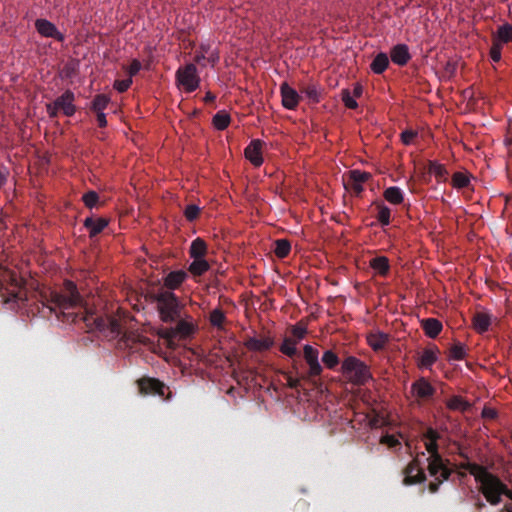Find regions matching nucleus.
<instances>
[{"label": "nucleus", "instance_id": "nucleus-1", "mask_svg": "<svg viewBox=\"0 0 512 512\" xmlns=\"http://www.w3.org/2000/svg\"><path fill=\"white\" fill-rule=\"evenodd\" d=\"M45 307L62 322L78 323L83 321L90 329H95L110 340L120 338L125 346H132L134 336L122 330L120 320L111 315H98L89 312L83 305L74 282L66 280L61 291H52L46 298Z\"/></svg>", "mask_w": 512, "mask_h": 512}, {"label": "nucleus", "instance_id": "nucleus-2", "mask_svg": "<svg viewBox=\"0 0 512 512\" xmlns=\"http://www.w3.org/2000/svg\"><path fill=\"white\" fill-rule=\"evenodd\" d=\"M462 468L480 483L479 491L491 505H498L503 495L512 500V491L497 475L489 472L487 467L467 462L462 465Z\"/></svg>", "mask_w": 512, "mask_h": 512}, {"label": "nucleus", "instance_id": "nucleus-3", "mask_svg": "<svg viewBox=\"0 0 512 512\" xmlns=\"http://www.w3.org/2000/svg\"><path fill=\"white\" fill-rule=\"evenodd\" d=\"M146 299L157 303V310L163 322L172 323L181 318L183 305L174 292L160 288L157 292H149Z\"/></svg>", "mask_w": 512, "mask_h": 512}, {"label": "nucleus", "instance_id": "nucleus-4", "mask_svg": "<svg viewBox=\"0 0 512 512\" xmlns=\"http://www.w3.org/2000/svg\"><path fill=\"white\" fill-rule=\"evenodd\" d=\"M341 372L350 383L356 386H363L372 379L369 366L355 356H348L342 362Z\"/></svg>", "mask_w": 512, "mask_h": 512}, {"label": "nucleus", "instance_id": "nucleus-5", "mask_svg": "<svg viewBox=\"0 0 512 512\" xmlns=\"http://www.w3.org/2000/svg\"><path fill=\"white\" fill-rule=\"evenodd\" d=\"M303 359L307 368L305 370H301V378L312 385L320 384V376L324 369L319 361L318 349L308 344L305 345L303 347Z\"/></svg>", "mask_w": 512, "mask_h": 512}, {"label": "nucleus", "instance_id": "nucleus-6", "mask_svg": "<svg viewBox=\"0 0 512 512\" xmlns=\"http://www.w3.org/2000/svg\"><path fill=\"white\" fill-rule=\"evenodd\" d=\"M176 82L187 93L195 91L200 84V77L195 64L189 63L178 68L176 71Z\"/></svg>", "mask_w": 512, "mask_h": 512}, {"label": "nucleus", "instance_id": "nucleus-7", "mask_svg": "<svg viewBox=\"0 0 512 512\" xmlns=\"http://www.w3.org/2000/svg\"><path fill=\"white\" fill-rule=\"evenodd\" d=\"M137 383L139 391L143 395H157L166 401L172 398V392L169 387L157 378L143 377Z\"/></svg>", "mask_w": 512, "mask_h": 512}, {"label": "nucleus", "instance_id": "nucleus-8", "mask_svg": "<svg viewBox=\"0 0 512 512\" xmlns=\"http://www.w3.org/2000/svg\"><path fill=\"white\" fill-rule=\"evenodd\" d=\"M429 454L430 456L427 458L429 474L435 479L448 480L452 470L447 467L439 451Z\"/></svg>", "mask_w": 512, "mask_h": 512}, {"label": "nucleus", "instance_id": "nucleus-9", "mask_svg": "<svg viewBox=\"0 0 512 512\" xmlns=\"http://www.w3.org/2000/svg\"><path fill=\"white\" fill-rule=\"evenodd\" d=\"M403 483L405 485H413L422 483L426 480L423 468L420 466L418 459H413L404 469Z\"/></svg>", "mask_w": 512, "mask_h": 512}, {"label": "nucleus", "instance_id": "nucleus-10", "mask_svg": "<svg viewBox=\"0 0 512 512\" xmlns=\"http://www.w3.org/2000/svg\"><path fill=\"white\" fill-rule=\"evenodd\" d=\"M35 28L43 37L53 38L59 42H63L65 40L64 34H62L57 27L47 19H37L35 21Z\"/></svg>", "mask_w": 512, "mask_h": 512}, {"label": "nucleus", "instance_id": "nucleus-11", "mask_svg": "<svg viewBox=\"0 0 512 512\" xmlns=\"http://www.w3.org/2000/svg\"><path fill=\"white\" fill-rule=\"evenodd\" d=\"M74 102L75 94L69 89L54 100L59 111H62V113L67 117L73 116L77 110Z\"/></svg>", "mask_w": 512, "mask_h": 512}, {"label": "nucleus", "instance_id": "nucleus-12", "mask_svg": "<svg viewBox=\"0 0 512 512\" xmlns=\"http://www.w3.org/2000/svg\"><path fill=\"white\" fill-rule=\"evenodd\" d=\"M264 144L262 140L254 139L244 150L246 159L255 167H260L263 164L262 147Z\"/></svg>", "mask_w": 512, "mask_h": 512}, {"label": "nucleus", "instance_id": "nucleus-13", "mask_svg": "<svg viewBox=\"0 0 512 512\" xmlns=\"http://www.w3.org/2000/svg\"><path fill=\"white\" fill-rule=\"evenodd\" d=\"M411 392L415 397L421 400H427L436 392V389L429 383V381L421 377L411 385Z\"/></svg>", "mask_w": 512, "mask_h": 512}, {"label": "nucleus", "instance_id": "nucleus-14", "mask_svg": "<svg viewBox=\"0 0 512 512\" xmlns=\"http://www.w3.org/2000/svg\"><path fill=\"white\" fill-rule=\"evenodd\" d=\"M280 93L282 97V105L289 110H294L301 99L298 92L290 87L288 83L284 82L280 86Z\"/></svg>", "mask_w": 512, "mask_h": 512}, {"label": "nucleus", "instance_id": "nucleus-15", "mask_svg": "<svg viewBox=\"0 0 512 512\" xmlns=\"http://www.w3.org/2000/svg\"><path fill=\"white\" fill-rule=\"evenodd\" d=\"M188 274L184 270H176L168 273L164 278V289L172 291L178 289L187 279Z\"/></svg>", "mask_w": 512, "mask_h": 512}, {"label": "nucleus", "instance_id": "nucleus-16", "mask_svg": "<svg viewBox=\"0 0 512 512\" xmlns=\"http://www.w3.org/2000/svg\"><path fill=\"white\" fill-rule=\"evenodd\" d=\"M390 57L393 63L404 66L411 59L409 48L406 44H397L390 51Z\"/></svg>", "mask_w": 512, "mask_h": 512}, {"label": "nucleus", "instance_id": "nucleus-17", "mask_svg": "<svg viewBox=\"0 0 512 512\" xmlns=\"http://www.w3.org/2000/svg\"><path fill=\"white\" fill-rule=\"evenodd\" d=\"M292 370L293 372H284L283 376L289 388L298 390L301 386V381H304V379L301 378L302 371L298 361H293Z\"/></svg>", "mask_w": 512, "mask_h": 512}, {"label": "nucleus", "instance_id": "nucleus-18", "mask_svg": "<svg viewBox=\"0 0 512 512\" xmlns=\"http://www.w3.org/2000/svg\"><path fill=\"white\" fill-rule=\"evenodd\" d=\"M274 344V340L270 337L258 339L255 337H249L244 342L245 347L250 351H266L269 350Z\"/></svg>", "mask_w": 512, "mask_h": 512}, {"label": "nucleus", "instance_id": "nucleus-19", "mask_svg": "<svg viewBox=\"0 0 512 512\" xmlns=\"http://www.w3.org/2000/svg\"><path fill=\"white\" fill-rule=\"evenodd\" d=\"M421 328L429 338H436L443 329L442 322L436 318H426L421 321Z\"/></svg>", "mask_w": 512, "mask_h": 512}, {"label": "nucleus", "instance_id": "nucleus-20", "mask_svg": "<svg viewBox=\"0 0 512 512\" xmlns=\"http://www.w3.org/2000/svg\"><path fill=\"white\" fill-rule=\"evenodd\" d=\"M109 221L106 218L87 217L84 220V226L89 231L90 237H95L100 234L108 225Z\"/></svg>", "mask_w": 512, "mask_h": 512}, {"label": "nucleus", "instance_id": "nucleus-21", "mask_svg": "<svg viewBox=\"0 0 512 512\" xmlns=\"http://www.w3.org/2000/svg\"><path fill=\"white\" fill-rule=\"evenodd\" d=\"M440 438V434L432 427L426 429L423 434V439L425 440V448L428 453H436V451H439L438 440Z\"/></svg>", "mask_w": 512, "mask_h": 512}, {"label": "nucleus", "instance_id": "nucleus-22", "mask_svg": "<svg viewBox=\"0 0 512 512\" xmlns=\"http://www.w3.org/2000/svg\"><path fill=\"white\" fill-rule=\"evenodd\" d=\"M438 353L439 350L436 346L434 348L424 349L419 358L418 366L420 368H431L432 365L438 360Z\"/></svg>", "mask_w": 512, "mask_h": 512}, {"label": "nucleus", "instance_id": "nucleus-23", "mask_svg": "<svg viewBox=\"0 0 512 512\" xmlns=\"http://www.w3.org/2000/svg\"><path fill=\"white\" fill-rule=\"evenodd\" d=\"M189 254H190V257L193 259L205 258L206 254H207L206 242L200 237L194 239L191 242V245L189 248Z\"/></svg>", "mask_w": 512, "mask_h": 512}, {"label": "nucleus", "instance_id": "nucleus-24", "mask_svg": "<svg viewBox=\"0 0 512 512\" xmlns=\"http://www.w3.org/2000/svg\"><path fill=\"white\" fill-rule=\"evenodd\" d=\"M368 344L374 351H379L384 349L386 344L389 341V336L383 332H377L374 334H370L367 337Z\"/></svg>", "mask_w": 512, "mask_h": 512}, {"label": "nucleus", "instance_id": "nucleus-25", "mask_svg": "<svg viewBox=\"0 0 512 512\" xmlns=\"http://www.w3.org/2000/svg\"><path fill=\"white\" fill-rule=\"evenodd\" d=\"M428 172L433 174L439 182H445L447 180L448 170L445 165L437 161L430 160L428 162Z\"/></svg>", "mask_w": 512, "mask_h": 512}, {"label": "nucleus", "instance_id": "nucleus-26", "mask_svg": "<svg viewBox=\"0 0 512 512\" xmlns=\"http://www.w3.org/2000/svg\"><path fill=\"white\" fill-rule=\"evenodd\" d=\"M370 267L381 276H386L390 270L389 260L385 256H377L370 260Z\"/></svg>", "mask_w": 512, "mask_h": 512}, {"label": "nucleus", "instance_id": "nucleus-27", "mask_svg": "<svg viewBox=\"0 0 512 512\" xmlns=\"http://www.w3.org/2000/svg\"><path fill=\"white\" fill-rule=\"evenodd\" d=\"M491 324V317L486 313H476L473 317V326L479 333L486 332Z\"/></svg>", "mask_w": 512, "mask_h": 512}, {"label": "nucleus", "instance_id": "nucleus-28", "mask_svg": "<svg viewBox=\"0 0 512 512\" xmlns=\"http://www.w3.org/2000/svg\"><path fill=\"white\" fill-rule=\"evenodd\" d=\"M389 65V58L386 53L380 52L370 64L371 70L376 74H382Z\"/></svg>", "mask_w": 512, "mask_h": 512}, {"label": "nucleus", "instance_id": "nucleus-29", "mask_svg": "<svg viewBox=\"0 0 512 512\" xmlns=\"http://www.w3.org/2000/svg\"><path fill=\"white\" fill-rule=\"evenodd\" d=\"M175 330L178 334V337L184 339L191 336L195 332L196 327L192 322H188L184 319L179 318L177 320Z\"/></svg>", "mask_w": 512, "mask_h": 512}, {"label": "nucleus", "instance_id": "nucleus-30", "mask_svg": "<svg viewBox=\"0 0 512 512\" xmlns=\"http://www.w3.org/2000/svg\"><path fill=\"white\" fill-rule=\"evenodd\" d=\"M384 198L391 204L398 205L404 200L402 190L397 186H391L385 189Z\"/></svg>", "mask_w": 512, "mask_h": 512}, {"label": "nucleus", "instance_id": "nucleus-31", "mask_svg": "<svg viewBox=\"0 0 512 512\" xmlns=\"http://www.w3.org/2000/svg\"><path fill=\"white\" fill-rule=\"evenodd\" d=\"M210 269L209 263L205 258L193 259V262L189 265L188 271L193 276H201Z\"/></svg>", "mask_w": 512, "mask_h": 512}, {"label": "nucleus", "instance_id": "nucleus-32", "mask_svg": "<svg viewBox=\"0 0 512 512\" xmlns=\"http://www.w3.org/2000/svg\"><path fill=\"white\" fill-rule=\"evenodd\" d=\"M300 92L304 94L312 103L320 102L321 92L318 85L314 83L307 84L301 87Z\"/></svg>", "mask_w": 512, "mask_h": 512}, {"label": "nucleus", "instance_id": "nucleus-33", "mask_svg": "<svg viewBox=\"0 0 512 512\" xmlns=\"http://www.w3.org/2000/svg\"><path fill=\"white\" fill-rule=\"evenodd\" d=\"M274 254L278 258H285L291 251V244L287 239H277L274 241Z\"/></svg>", "mask_w": 512, "mask_h": 512}, {"label": "nucleus", "instance_id": "nucleus-34", "mask_svg": "<svg viewBox=\"0 0 512 512\" xmlns=\"http://www.w3.org/2000/svg\"><path fill=\"white\" fill-rule=\"evenodd\" d=\"M230 121V115L226 111L221 110L213 116L212 123L216 129L225 130L229 126Z\"/></svg>", "mask_w": 512, "mask_h": 512}, {"label": "nucleus", "instance_id": "nucleus-35", "mask_svg": "<svg viewBox=\"0 0 512 512\" xmlns=\"http://www.w3.org/2000/svg\"><path fill=\"white\" fill-rule=\"evenodd\" d=\"M493 39L499 41L501 44L512 42V25H501L497 30V35L493 36Z\"/></svg>", "mask_w": 512, "mask_h": 512}, {"label": "nucleus", "instance_id": "nucleus-36", "mask_svg": "<svg viewBox=\"0 0 512 512\" xmlns=\"http://www.w3.org/2000/svg\"><path fill=\"white\" fill-rule=\"evenodd\" d=\"M447 407L450 410H456V411H466L470 404L461 396H452L446 403Z\"/></svg>", "mask_w": 512, "mask_h": 512}, {"label": "nucleus", "instance_id": "nucleus-37", "mask_svg": "<svg viewBox=\"0 0 512 512\" xmlns=\"http://www.w3.org/2000/svg\"><path fill=\"white\" fill-rule=\"evenodd\" d=\"M296 345H297V340L286 337L280 346V351L284 355H286L290 358H293L294 356H296L298 354Z\"/></svg>", "mask_w": 512, "mask_h": 512}, {"label": "nucleus", "instance_id": "nucleus-38", "mask_svg": "<svg viewBox=\"0 0 512 512\" xmlns=\"http://www.w3.org/2000/svg\"><path fill=\"white\" fill-rule=\"evenodd\" d=\"M110 103V98L105 94H98L91 103V110L95 113L104 112Z\"/></svg>", "mask_w": 512, "mask_h": 512}, {"label": "nucleus", "instance_id": "nucleus-39", "mask_svg": "<svg viewBox=\"0 0 512 512\" xmlns=\"http://www.w3.org/2000/svg\"><path fill=\"white\" fill-rule=\"evenodd\" d=\"M324 366L330 370L335 369V367L340 363V359L338 355L332 350H326L321 358Z\"/></svg>", "mask_w": 512, "mask_h": 512}, {"label": "nucleus", "instance_id": "nucleus-40", "mask_svg": "<svg viewBox=\"0 0 512 512\" xmlns=\"http://www.w3.org/2000/svg\"><path fill=\"white\" fill-rule=\"evenodd\" d=\"M159 336L166 340L168 348H175V339L178 337L175 326L162 329L159 332Z\"/></svg>", "mask_w": 512, "mask_h": 512}, {"label": "nucleus", "instance_id": "nucleus-41", "mask_svg": "<svg viewBox=\"0 0 512 512\" xmlns=\"http://www.w3.org/2000/svg\"><path fill=\"white\" fill-rule=\"evenodd\" d=\"M466 357L465 345L457 342L454 343L449 350V358L453 360H463Z\"/></svg>", "mask_w": 512, "mask_h": 512}, {"label": "nucleus", "instance_id": "nucleus-42", "mask_svg": "<svg viewBox=\"0 0 512 512\" xmlns=\"http://www.w3.org/2000/svg\"><path fill=\"white\" fill-rule=\"evenodd\" d=\"M372 175L369 172L360 171V170H351L349 171L348 178L351 182H355L363 185V183L367 182Z\"/></svg>", "mask_w": 512, "mask_h": 512}, {"label": "nucleus", "instance_id": "nucleus-43", "mask_svg": "<svg viewBox=\"0 0 512 512\" xmlns=\"http://www.w3.org/2000/svg\"><path fill=\"white\" fill-rule=\"evenodd\" d=\"M470 178L462 172H456L452 176V185L457 189L465 188L469 185Z\"/></svg>", "mask_w": 512, "mask_h": 512}, {"label": "nucleus", "instance_id": "nucleus-44", "mask_svg": "<svg viewBox=\"0 0 512 512\" xmlns=\"http://www.w3.org/2000/svg\"><path fill=\"white\" fill-rule=\"evenodd\" d=\"M378 215L377 219L381 223V225L386 226L390 223V209L384 204L380 203L377 205Z\"/></svg>", "mask_w": 512, "mask_h": 512}, {"label": "nucleus", "instance_id": "nucleus-45", "mask_svg": "<svg viewBox=\"0 0 512 512\" xmlns=\"http://www.w3.org/2000/svg\"><path fill=\"white\" fill-rule=\"evenodd\" d=\"M225 319V314L221 309H214L210 313V323L217 328H222Z\"/></svg>", "mask_w": 512, "mask_h": 512}, {"label": "nucleus", "instance_id": "nucleus-46", "mask_svg": "<svg viewBox=\"0 0 512 512\" xmlns=\"http://www.w3.org/2000/svg\"><path fill=\"white\" fill-rule=\"evenodd\" d=\"M199 214L200 208L195 204L187 205L184 210V216L190 222L196 220L199 217Z\"/></svg>", "mask_w": 512, "mask_h": 512}, {"label": "nucleus", "instance_id": "nucleus-47", "mask_svg": "<svg viewBox=\"0 0 512 512\" xmlns=\"http://www.w3.org/2000/svg\"><path fill=\"white\" fill-rule=\"evenodd\" d=\"M86 207L93 208L99 201V195L95 191H88L82 197Z\"/></svg>", "mask_w": 512, "mask_h": 512}, {"label": "nucleus", "instance_id": "nucleus-48", "mask_svg": "<svg viewBox=\"0 0 512 512\" xmlns=\"http://www.w3.org/2000/svg\"><path fill=\"white\" fill-rule=\"evenodd\" d=\"M342 101L344 105L349 109H356L358 107V103L355 100V97L351 95L350 91L345 89L342 91Z\"/></svg>", "mask_w": 512, "mask_h": 512}, {"label": "nucleus", "instance_id": "nucleus-49", "mask_svg": "<svg viewBox=\"0 0 512 512\" xmlns=\"http://www.w3.org/2000/svg\"><path fill=\"white\" fill-rule=\"evenodd\" d=\"M501 49H502V44L499 43V41L493 39L492 46L490 48V57L494 62L500 61Z\"/></svg>", "mask_w": 512, "mask_h": 512}, {"label": "nucleus", "instance_id": "nucleus-50", "mask_svg": "<svg viewBox=\"0 0 512 512\" xmlns=\"http://www.w3.org/2000/svg\"><path fill=\"white\" fill-rule=\"evenodd\" d=\"M401 141L404 145H410L418 136V132L412 129H406L401 133Z\"/></svg>", "mask_w": 512, "mask_h": 512}, {"label": "nucleus", "instance_id": "nucleus-51", "mask_svg": "<svg viewBox=\"0 0 512 512\" xmlns=\"http://www.w3.org/2000/svg\"><path fill=\"white\" fill-rule=\"evenodd\" d=\"M344 186L347 190H350L355 196H360L363 192V185L351 182V180L347 179L344 181Z\"/></svg>", "mask_w": 512, "mask_h": 512}, {"label": "nucleus", "instance_id": "nucleus-52", "mask_svg": "<svg viewBox=\"0 0 512 512\" xmlns=\"http://www.w3.org/2000/svg\"><path fill=\"white\" fill-rule=\"evenodd\" d=\"M132 83H133V81L129 77L127 79H123V80H116L114 82V88L118 92L123 93V92L127 91L130 88Z\"/></svg>", "mask_w": 512, "mask_h": 512}, {"label": "nucleus", "instance_id": "nucleus-53", "mask_svg": "<svg viewBox=\"0 0 512 512\" xmlns=\"http://www.w3.org/2000/svg\"><path fill=\"white\" fill-rule=\"evenodd\" d=\"M76 73L77 67L74 63H67L62 70V74L65 78H73Z\"/></svg>", "mask_w": 512, "mask_h": 512}, {"label": "nucleus", "instance_id": "nucleus-54", "mask_svg": "<svg viewBox=\"0 0 512 512\" xmlns=\"http://www.w3.org/2000/svg\"><path fill=\"white\" fill-rule=\"evenodd\" d=\"M141 67V62L137 59H133L127 71L129 78L132 79V77L135 76L141 70Z\"/></svg>", "mask_w": 512, "mask_h": 512}, {"label": "nucleus", "instance_id": "nucleus-55", "mask_svg": "<svg viewBox=\"0 0 512 512\" xmlns=\"http://www.w3.org/2000/svg\"><path fill=\"white\" fill-rule=\"evenodd\" d=\"M306 333L307 329L305 327L293 326L292 328V334L295 337L294 340H297V342L302 340L305 337Z\"/></svg>", "mask_w": 512, "mask_h": 512}, {"label": "nucleus", "instance_id": "nucleus-56", "mask_svg": "<svg viewBox=\"0 0 512 512\" xmlns=\"http://www.w3.org/2000/svg\"><path fill=\"white\" fill-rule=\"evenodd\" d=\"M46 111L50 118H56L58 116V113L60 112L59 109L56 107L54 101L46 104Z\"/></svg>", "mask_w": 512, "mask_h": 512}, {"label": "nucleus", "instance_id": "nucleus-57", "mask_svg": "<svg viewBox=\"0 0 512 512\" xmlns=\"http://www.w3.org/2000/svg\"><path fill=\"white\" fill-rule=\"evenodd\" d=\"M444 480L442 478L435 479L434 482H431L428 486V489L431 493H436L439 490L440 485Z\"/></svg>", "mask_w": 512, "mask_h": 512}, {"label": "nucleus", "instance_id": "nucleus-58", "mask_svg": "<svg viewBox=\"0 0 512 512\" xmlns=\"http://www.w3.org/2000/svg\"><path fill=\"white\" fill-rule=\"evenodd\" d=\"M96 116H97V123H98V126L101 127V128H104L106 127L107 125V120H106V115L104 112H97L96 113Z\"/></svg>", "mask_w": 512, "mask_h": 512}, {"label": "nucleus", "instance_id": "nucleus-59", "mask_svg": "<svg viewBox=\"0 0 512 512\" xmlns=\"http://www.w3.org/2000/svg\"><path fill=\"white\" fill-rule=\"evenodd\" d=\"M363 92V87L360 84H356L353 89V96L360 97Z\"/></svg>", "mask_w": 512, "mask_h": 512}, {"label": "nucleus", "instance_id": "nucleus-60", "mask_svg": "<svg viewBox=\"0 0 512 512\" xmlns=\"http://www.w3.org/2000/svg\"><path fill=\"white\" fill-rule=\"evenodd\" d=\"M497 415L496 411L492 409H484L483 410V416L489 417V418H495Z\"/></svg>", "mask_w": 512, "mask_h": 512}, {"label": "nucleus", "instance_id": "nucleus-61", "mask_svg": "<svg viewBox=\"0 0 512 512\" xmlns=\"http://www.w3.org/2000/svg\"><path fill=\"white\" fill-rule=\"evenodd\" d=\"M8 173L6 171L0 170V188L5 185L7 181Z\"/></svg>", "mask_w": 512, "mask_h": 512}, {"label": "nucleus", "instance_id": "nucleus-62", "mask_svg": "<svg viewBox=\"0 0 512 512\" xmlns=\"http://www.w3.org/2000/svg\"><path fill=\"white\" fill-rule=\"evenodd\" d=\"M215 99H216V96L210 91H208L204 97V101L206 103L213 102Z\"/></svg>", "mask_w": 512, "mask_h": 512}, {"label": "nucleus", "instance_id": "nucleus-63", "mask_svg": "<svg viewBox=\"0 0 512 512\" xmlns=\"http://www.w3.org/2000/svg\"><path fill=\"white\" fill-rule=\"evenodd\" d=\"M218 59H219L218 55H217V54H213V53H212V54L207 58V60H208L212 65H214V64L218 61Z\"/></svg>", "mask_w": 512, "mask_h": 512}, {"label": "nucleus", "instance_id": "nucleus-64", "mask_svg": "<svg viewBox=\"0 0 512 512\" xmlns=\"http://www.w3.org/2000/svg\"><path fill=\"white\" fill-rule=\"evenodd\" d=\"M500 512H512V504H505Z\"/></svg>", "mask_w": 512, "mask_h": 512}]
</instances>
